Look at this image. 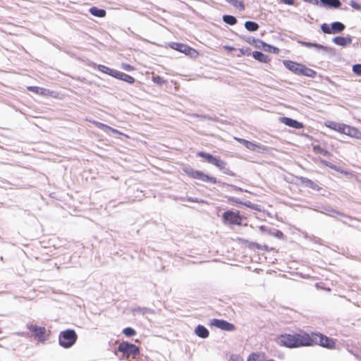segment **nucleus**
Here are the masks:
<instances>
[{"mask_svg":"<svg viewBox=\"0 0 361 361\" xmlns=\"http://www.w3.org/2000/svg\"><path fill=\"white\" fill-rule=\"evenodd\" d=\"M310 334L306 333L295 334H282L276 338V343L287 348H298L310 345Z\"/></svg>","mask_w":361,"mask_h":361,"instance_id":"nucleus-1","label":"nucleus"},{"mask_svg":"<svg viewBox=\"0 0 361 361\" xmlns=\"http://www.w3.org/2000/svg\"><path fill=\"white\" fill-rule=\"evenodd\" d=\"M310 345H319L329 349L335 348V341L322 334L312 333L310 334Z\"/></svg>","mask_w":361,"mask_h":361,"instance_id":"nucleus-2","label":"nucleus"},{"mask_svg":"<svg viewBox=\"0 0 361 361\" xmlns=\"http://www.w3.org/2000/svg\"><path fill=\"white\" fill-rule=\"evenodd\" d=\"M27 329L30 332L31 337L34 338L37 342L44 343L49 338V331L45 327L39 326L34 324H28Z\"/></svg>","mask_w":361,"mask_h":361,"instance_id":"nucleus-3","label":"nucleus"},{"mask_svg":"<svg viewBox=\"0 0 361 361\" xmlns=\"http://www.w3.org/2000/svg\"><path fill=\"white\" fill-rule=\"evenodd\" d=\"M77 334L74 330L68 329L61 331L59 336V344L65 348L73 346L77 340Z\"/></svg>","mask_w":361,"mask_h":361,"instance_id":"nucleus-4","label":"nucleus"},{"mask_svg":"<svg viewBox=\"0 0 361 361\" xmlns=\"http://www.w3.org/2000/svg\"><path fill=\"white\" fill-rule=\"evenodd\" d=\"M186 173L192 178L200 180L203 182L216 183L217 180L215 177L209 176L203 172L192 169L185 170Z\"/></svg>","mask_w":361,"mask_h":361,"instance_id":"nucleus-5","label":"nucleus"},{"mask_svg":"<svg viewBox=\"0 0 361 361\" xmlns=\"http://www.w3.org/2000/svg\"><path fill=\"white\" fill-rule=\"evenodd\" d=\"M186 173L192 178L200 180L203 182L216 183L217 180L215 177L209 176L203 172L192 169L185 170Z\"/></svg>","mask_w":361,"mask_h":361,"instance_id":"nucleus-6","label":"nucleus"},{"mask_svg":"<svg viewBox=\"0 0 361 361\" xmlns=\"http://www.w3.org/2000/svg\"><path fill=\"white\" fill-rule=\"evenodd\" d=\"M118 349L120 352L126 354L128 357L132 355L133 357H135L139 354L138 348L135 345L130 344L127 342H123L120 343Z\"/></svg>","mask_w":361,"mask_h":361,"instance_id":"nucleus-7","label":"nucleus"},{"mask_svg":"<svg viewBox=\"0 0 361 361\" xmlns=\"http://www.w3.org/2000/svg\"><path fill=\"white\" fill-rule=\"evenodd\" d=\"M223 219L224 221L234 225H241L243 219L242 216L239 214V212H234L231 211L224 212L223 214Z\"/></svg>","mask_w":361,"mask_h":361,"instance_id":"nucleus-8","label":"nucleus"},{"mask_svg":"<svg viewBox=\"0 0 361 361\" xmlns=\"http://www.w3.org/2000/svg\"><path fill=\"white\" fill-rule=\"evenodd\" d=\"M171 47L175 50L184 53L186 55L190 56H195L198 54L197 51L195 49L184 44L172 43L171 44Z\"/></svg>","mask_w":361,"mask_h":361,"instance_id":"nucleus-9","label":"nucleus"},{"mask_svg":"<svg viewBox=\"0 0 361 361\" xmlns=\"http://www.w3.org/2000/svg\"><path fill=\"white\" fill-rule=\"evenodd\" d=\"M212 324L216 326L219 329L228 331H231L235 329L233 324L221 319H214L212 320Z\"/></svg>","mask_w":361,"mask_h":361,"instance_id":"nucleus-10","label":"nucleus"},{"mask_svg":"<svg viewBox=\"0 0 361 361\" xmlns=\"http://www.w3.org/2000/svg\"><path fill=\"white\" fill-rule=\"evenodd\" d=\"M283 63L286 68H287L288 70L297 75H300L301 69L303 66L302 64H300L291 61H283Z\"/></svg>","mask_w":361,"mask_h":361,"instance_id":"nucleus-11","label":"nucleus"},{"mask_svg":"<svg viewBox=\"0 0 361 361\" xmlns=\"http://www.w3.org/2000/svg\"><path fill=\"white\" fill-rule=\"evenodd\" d=\"M279 121L282 123H283V124H285V125H286L288 126L294 128L295 129H300V128H302L303 127V125L301 123L297 121L296 120L290 118L281 117L279 118Z\"/></svg>","mask_w":361,"mask_h":361,"instance_id":"nucleus-12","label":"nucleus"},{"mask_svg":"<svg viewBox=\"0 0 361 361\" xmlns=\"http://www.w3.org/2000/svg\"><path fill=\"white\" fill-rule=\"evenodd\" d=\"M332 42L338 46L345 47L352 43V38L349 35L347 37L338 36L334 37Z\"/></svg>","mask_w":361,"mask_h":361,"instance_id":"nucleus-13","label":"nucleus"},{"mask_svg":"<svg viewBox=\"0 0 361 361\" xmlns=\"http://www.w3.org/2000/svg\"><path fill=\"white\" fill-rule=\"evenodd\" d=\"M209 163L216 166L219 170L223 171L224 173H226L225 171L226 163L224 161L213 156Z\"/></svg>","mask_w":361,"mask_h":361,"instance_id":"nucleus-14","label":"nucleus"},{"mask_svg":"<svg viewBox=\"0 0 361 361\" xmlns=\"http://www.w3.org/2000/svg\"><path fill=\"white\" fill-rule=\"evenodd\" d=\"M97 128L103 130L104 131L108 133V132H112L113 133H116V134H122L121 132H119L118 130L116 129H114L106 124H104L102 123H100L99 121H94L92 122Z\"/></svg>","mask_w":361,"mask_h":361,"instance_id":"nucleus-15","label":"nucleus"},{"mask_svg":"<svg viewBox=\"0 0 361 361\" xmlns=\"http://www.w3.org/2000/svg\"><path fill=\"white\" fill-rule=\"evenodd\" d=\"M27 89L40 95L47 96L51 94V92L49 90L37 86H28Z\"/></svg>","mask_w":361,"mask_h":361,"instance_id":"nucleus-16","label":"nucleus"},{"mask_svg":"<svg viewBox=\"0 0 361 361\" xmlns=\"http://www.w3.org/2000/svg\"><path fill=\"white\" fill-rule=\"evenodd\" d=\"M117 76H116L115 78L123 80L125 82H127L129 84H133L135 82V78L126 73H124L123 72L118 71L116 74Z\"/></svg>","mask_w":361,"mask_h":361,"instance_id":"nucleus-17","label":"nucleus"},{"mask_svg":"<svg viewBox=\"0 0 361 361\" xmlns=\"http://www.w3.org/2000/svg\"><path fill=\"white\" fill-rule=\"evenodd\" d=\"M97 68L101 72L108 74L114 78H116V76H117L116 75V74L118 73L117 70L111 69V68H110L106 66H104V65H98Z\"/></svg>","mask_w":361,"mask_h":361,"instance_id":"nucleus-18","label":"nucleus"},{"mask_svg":"<svg viewBox=\"0 0 361 361\" xmlns=\"http://www.w3.org/2000/svg\"><path fill=\"white\" fill-rule=\"evenodd\" d=\"M195 333L197 336L202 338H206L209 336V331L202 325H198L196 327Z\"/></svg>","mask_w":361,"mask_h":361,"instance_id":"nucleus-19","label":"nucleus"},{"mask_svg":"<svg viewBox=\"0 0 361 361\" xmlns=\"http://www.w3.org/2000/svg\"><path fill=\"white\" fill-rule=\"evenodd\" d=\"M246 148L250 149V150H251V151L257 152H260L262 151L266 150V147H264L262 145H258L257 143L250 142V141L248 142Z\"/></svg>","mask_w":361,"mask_h":361,"instance_id":"nucleus-20","label":"nucleus"},{"mask_svg":"<svg viewBox=\"0 0 361 361\" xmlns=\"http://www.w3.org/2000/svg\"><path fill=\"white\" fill-rule=\"evenodd\" d=\"M345 25L341 22H334L331 25V30H332L333 34L339 33L344 30Z\"/></svg>","mask_w":361,"mask_h":361,"instance_id":"nucleus-21","label":"nucleus"},{"mask_svg":"<svg viewBox=\"0 0 361 361\" xmlns=\"http://www.w3.org/2000/svg\"><path fill=\"white\" fill-rule=\"evenodd\" d=\"M323 5L328 6L331 8H339L341 3L339 0H320Z\"/></svg>","mask_w":361,"mask_h":361,"instance_id":"nucleus-22","label":"nucleus"},{"mask_svg":"<svg viewBox=\"0 0 361 361\" xmlns=\"http://www.w3.org/2000/svg\"><path fill=\"white\" fill-rule=\"evenodd\" d=\"M90 12L92 15L94 16H97V17H99V18H103L106 16V11L104 10V9H100V8H98L97 7H92L90 8Z\"/></svg>","mask_w":361,"mask_h":361,"instance_id":"nucleus-23","label":"nucleus"},{"mask_svg":"<svg viewBox=\"0 0 361 361\" xmlns=\"http://www.w3.org/2000/svg\"><path fill=\"white\" fill-rule=\"evenodd\" d=\"M252 56L255 59L264 63H266L268 59V56L267 55L258 51H253Z\"/></svg>","mask_w":361,"mask_h":361,"instance_id":"nucleus-24","label":"nucleus"},{"mask_svg":"<svg viewBox=\"0 0 361 361\" xmlns=\"http://www.w3.org/2000/svg\"><path fill=\"white\" fill-rule=\"evenodd\" d=\"M300 75L314 78L316 75V72L314 70L303 65L301 69Z\"/></svg>","mask_w":361,"mask_h":361,"instance_id":"nucleus-25","label":"nucleus"},{"mask_svg":"<svg viewBox=\"0 0 361 361\" xmlns=\"http://www.w3.org/2000/svg\"><path fill=\"white\" fill-rule=\"evenodd\" d=\"M228 202H230V203H232V204H244V205H245V206H247L248 207H250V208L252 207V202H243L240 199L234 197H228Z\"/></svg>","mask_w":361,"mask_h":361,"instance_id":"nucleus-26","label":"nucleus"},{"mask_svg":"<svg viewBox=\"0 0 361 361\" xmlns=\"http://www.w3.org/2000/svg\"><path fill=\"white\" fill-rule=\"evenodd\" d=\"M227 1L234 6L235 8L239 9L240 11L245 10V5L243 2L240 0H227Z\"/></svg>","mask_w":361,"mask_h":361,"instance_id":"nucleus-27","label":"nucleus"},{"mask_svg":"<svg viewBox=\"0 0 361 361\" xmlns=\"http://www.w3.org/2000/svg\"><path fill=\"white\" fill-rule=\"evenodd\" d=\"M245 27L251 32H254L258 30L259 25L257 23L253 21H246L245 23Z\"/></svg>","mask_w":361,"mask_h":361,"instance_id":"nucleus-28","label":"nucleus"},{"mask_svg":"<svg viewBox=\"0 0 361 361\" xmlns=\"http://www.w3.org/2000/svg\"><path fill=\"white\" fill-rule=\"evenodd\" d=\"M348 136L355 137L358 140H361V131L357 128L351 126L350 129V132L348 133Z\"/></svg>","mask_w":361,"mask_h":361,"instance_id":"nucleus-29","label":"nucleus"},{"mask_svg":"<svg viewBox=\"0 0 361 361\" xmlns=\"http://www.w3.org/2000/svg\"><path fill=\"white\" fill-rule=\"evenodd\" d=\"M302 44L307 47H315L316 49L319 50H323V51H327L328 48L324 45L316 44V43H311V42H302Z\"/></svg>","mask_w":361,"mask_h":361,"instance_id":"nucleus-30","label":"nucleus"},{"mask_svg":"<svg viewBox=\"0 0 361 361\" xmlns=\"http://www.w3.org/2000/svg\"><path fill=\"white\" fill-rule=\"evenodd\" d=\"M344 123H338L336 122H329V124L326 125L327 127L336 130L339 133H341V129L343 128Z\"/></svg>","mask_w":361,"mask_h":361,"instance_id":"nucleus-31","label":"nucleus"},{"mask_svg":"<svg viewBox=\"0 0 361 361\" xmlns=\"http://www.w3.org/2000/svg\"><path fill=\"white\" fill-rule=\"evenodd\" d=\"M223 20L226 23L231 25H233L237 23L236 18L234 16H230V15H224L223 16Z\"/></svg>","mask_w":361,"mask_h":361,"instance_id":"nucleus-32","label":"nucleus"},{"mask_svg":"<svg viewBox=\"0 0 361 361\" xmlns=\"http://www.w3.org/2000/svg\"><path fill=\"white\" fill-rule=\"evenodd\" d=\"M123 333L126 336H133L134 335H135L136 332L135 331L130 328V327H128V328H126L123 330Z\"/></svg>","mask_w":361,"mask_h":361,"instance_id":"nucleus-33","label":"nucleus"},{"mask_svg":"<svg viewBox=\"0 0 361 361\" xmlns=\"http://www.w3.org/2000/svg\"><path fill=\"white\" fill-rule=\"evenodd\" d=\"M322 30L326 34H333L332 30H331V27L326 24L324 23L321 25Z\"/></svg>","mask_w":361,"mask_h":361,"instance_id":"nucleus-34","label":"nucleus"},{"mask_svg":"<svg viewBox=\"0 0 361 361\" xmlns=\"http://www.w3.org/2000/svg\"><path fill=\"white\" fill-rule=\"evenodd\" d=\"M247 361H261V357L259 354L252 353L249 355Z\"/></svg>","mask_w":361,"mask_h":361,"instance_id":"nucleus-35","label":"nucleus"},{"mask_svg":"<svg viewBox=\"0 0 361 361\" xmlns=\"http://www.w3.org/2000/svg\"><path fill=\"white\" fill-rule=\"evenodd\" d=\"M197 154L199 157L204 158L208 162L209 161L210 159L213 157L212 154L204 152H198Z\"/></svg>","mask_w":361,"mask_h":361,"instance_id":"nucleus-36","label":"nucleus"},{"mask_svg":"<svg viewBox=\"0 0 361 361\" xmlns=\"http://www.w3.org/2000/svg\"><path fill=\"white\" fill-rule=\"evenodd\" d=\"M353 71L357 75H361V64H355L353 66Z\"/></svg>","mask_w":361,"mask_h":361,"instance_id":"nucleus-37","label":"nucleus"},{"mask_svg":"<svg viewBox=\"0 0 361 361\" xmlns=\"http://www.w3.org/2000/svg\"><path fill=\"white\" fill-rule=\"evenodd\" d=\"M152 80L154 82L157 83V84H159V85H162L164 82V80L162 78H161L160 76H154L152 78Z\"/></svg>","mask_w":361,"mask_h":361,"instance_id":"nucleus-38","label":"nucleus"},{"mask_svg":"<svg viewBox=\"0 0 361 361\" xmlns=\"http://www.w3.org/2000/svg\"><path fill=\"white\" fill-rule=\"evenodd\" d=\"M350 128H351L350 126H348V125H346V124H343V128L341 129V133H343V134H345L346 135H348V133L350 132Z\"/></svg>","mask_w":361,"mask_h":361,"instance_id":"nucleus-39","label":"nucleus"},{"mask_svg":"<svg viewBox=\"0 0 361 361\" xmlns=\"http://www.w3.org/2000/svg\"><path fill=\"white\" fill-rule=\"evenodd\" d=\"M305 183H306L307 186H308L311 188H313V189H318L317 185L315 184L312 180H307Z\"/></svg>","mask_w":361,"mask_h":361,"instance_id":"nucleus-40","label":"nucleus"},{"mask_svg":"<svg viewBox=\"0 0 361 361\" xmlns=\"http://www.w3.org/2000/svg\"><path fill=\"white\" fill-rule=\"evenodd\" d=\"M122 68L127 71H132L134 70V68L130 64L123 63L121 66Z\"/></svg>","mask_w":361,"mask_h":361,"instance_id":"nucleus-41","label":"nucleus"},{"mask_svg":"<svg viewBox=\"0 0 361 361\" xmlns=\"http://www.w3.org/2000/svg\"><path fill=\"white\" fill-rule=\"evenodd\" d=\"M321 161H322V163L323 164L329 166V168H331L332 169H334L336 171H338L337 167L336 166L333 165L332 164L329 163V162H327L326 161H324V160H322Z\"/></svg>","mask_w":361,"mask_h":361,"instance_id":"nucleus-42","label":"nucleus"},{"mask_svg":"<svg viewBox=\"0 0 361 361\" xmlns=\"http://www.w3.org/2000/svg\"><path fill=\"white\" fill-rule=\"evenodd\" d=\"M229 361H243V359L238 355H233L230 357Z\"/></svg>","mask_w":361,"mask_h":361,"instance_id":"nucleus-43","label":"nucleus"},{"mask_svg":"<svg viewBox=\"0 0 361 361\" xmlns=\"http://www.w3.org/2000/svg\"><path fill=\"white\" fill-rule=\"evenodd\" d=\"M350 6L353 8H355L356 10H360L361 9V6L358 3H357V2L354 1H350Z\"/></svg>","mask_w":361,"mask_h":361,"instance_id":"nucleus-44","label":"nucleus"},{"mask_svg":"<svg viewBox=\"0 0 361 361\" xmlns=\"http://www.w3.org/2000/svg\"><path fill=\"white\" fill-rule=\"evenodd\" d=\"M235 139L239 142L240 144L243 145L245 147H247V143H248V140H245V139H243V138H238V137H235Z\"/></svg>","mask_w":361,"mask_h":361,"instance_id":"nucleus-45","label":"nucleus"},{"mask_svg":"<svg viewBox=\"0 0 361 361\" xmlns=\"http://www.w3.org/2000/svg\"><path fill=\"white\" fill-rule=\"evenodd\" d=\"M314 150H317V147H314ZM317 152L323 154L324 156H329V152L328 151H326L325 149H321L319 147L318 148Z\"/></svg>","mask_w":361,"mask_h":361,"instance_id":"nucleus-46","label":"nucleus"},{"mask_svg":"<svg viewBox=\"0 0 361 361\" xmlns=\"http://www.w3.org/2000/svg\"><path fill=\"white\" fill-rule=\"evenodd\" d=\"M281 2H283L285 4L287 5H293L294 4V0H281Z\"/></svg>","mask_w":361,"mask_h":361,"instance_id":"nucleus-47","label":"nucleus"},{"mask_svg":"<svg viewBox=\"0 0 361 361\" xmlns=\"http://www.w3.org/2000/svg\"><path fill=\"white\" fill-rule=\"evenodd\" d=\"M231 187L232 188V189L234 191H236V192H238V191L242 192V191H243V190L241 188L237 187L235 185H231Z\"/></svg>","mask_w":361,"mask_h":361,"instance_id":"nucleus-48","label":"nucleus"},{"mask_svg":"<svg viewBox=\"0 0 361 361\" xmlns=\"http://www.w3.org/2000/svg\"><path fill=\"white\" fill-rule=\"evenodd\" d=\"M275 235L279 238H281L283 236V234L281 231H276V233H275Z\"/></svg>","mask_w":361,"mask_h":361,"instance_id":"nucleus-49","label":"nucleus"},{"mask_svg":"<svg viewBox=\"0 0 361 361\" xmlns=\"http://www.w3.org/2000/svg\"><path fill=\"white\" fill-rule=\"evenodd\" d=\"M188 201H190V202H202L203 201L202 200H198L197 198H192V197H189L188 199Z\"/></svg>","mask_w":361,"mask_h":361,"instance_id":"nucleus-50","label":"nucleus"},{"mask_svg":"<svg viewBox=\"0 0 361 361\" xmlns=\"http://www.w3.org/2000/svg\"><path fill=\"white\" fill-rule=\"evenodd\" d=\"M224 48L229 51H233L234 49L233 47L229 46H225Z\"/></svg>","mask_w":361,"mask_h":361,"instance_id":"nucleus-51","label":"nucleus"},{"mask_svg":"<svg viewBox=\"0 0 361 361\" xmlns=\"http://www.w3.org/2000/svg\"><path fill=\"white\" fill-rule=\"evenodd\" d=\"M240 53L243 54V55H245V54H248V53L247 52V51H244V49H240Z\"/></svg>","mask_w":361,"mask_h":361,"instance_id":"nucleus-52","label":"nucleus"}]
</instances>
